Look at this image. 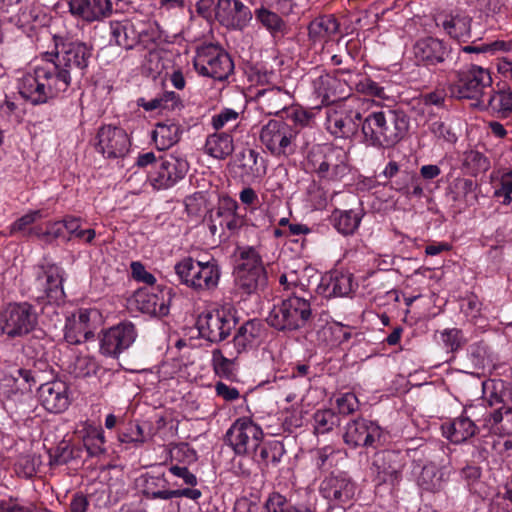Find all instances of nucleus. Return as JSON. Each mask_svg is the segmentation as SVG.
Here are the masks:
<instances>
[{"label":"nucleus","instance_id":"f257e3e1","mask_svg":"<svg viewBox=\"0 0 512 512\" xmlns=\"http://www.w3.org/2000/svg\"><path fill=\"white\" fill-rule=\"evenodd\" d=\"M71 85L69 69L61 68L53 59L46 60L20 78V95L33 105L44 104L67 91Z\"/></svg>","mask_w":512,"mask_h":512},{"label":"nucleus","instance_id":"f03ea898","mask_svg":"<svg viewBox=\"0 0 512 512\" xmlns=\"http://www.w3.org/2000/svg\"><path fill=\"white\" fill-rule=\"evenodd\" d=\"M408 129L409 117L403 110L381 107L364 116L363 143L375 148L392 147L405 137Z\"/></svg>","mask_w":512,"mask_h":512},{"label":"nucleus","instance_id":"7ed1b4c3","mask_svg":"<svg viewBox=\"0 0 512 512\" xmlns=\"http://www.w3.org/2000/svg\"><path fill=\"white\" fill-rule=\"evenodd\" d=\"M174 271L181 284L199 293L215 290L222 274L218 261L214 258L200 261L191 256L179 260Z\"/></svg>","mask_w":512,"mask_h":512},{"label":"nucleus","instance_id":"20e7f679","mask_svg":"<svg viewBox=\"0 0 512 512\" xmlns=\"http://www.w3.org/2000/svg\"><path fill=\"white\" fill-rule=\"evenodd\" d=\"M311 316L309 300L293 293L273 306L266 321L277 331L292 332L305 327Z\"/></svg>","mask_w":512,"mask_h":512},{"label":"nucleus","instance_id":"39448f33","mask_svg":"<svg viewBox=\"0 0 512 512\" xmlns=\"http://www.w3.org/2000/svg\"><path fill=\"white\" fill-rule=\"evenodd\" d=\"M492 78L489 70L477 65H471L458 72V81L450 85L449 92L457 99L475 100L474 106L481 107L482 99L493 92Z\"/></svg>","mask_w":512,"mask_h":512},{"label":"nucleus","instance_id":"423d86ee","mask_svg":"<svg viewBox=\"0 0 512 512\" xmlns=\"http://www.w3.org/2000/svg\"><path fill=\"white\" fill-rule=\"evenodd\" d=\"M240 260L236 272L235 282L243 293L253 294L265 287L267 274L261 256L253 247H246L240 252Z\"/></svg>","mask_w":512,"mask_h":512},{"label":"nucleus","instance_id":"0eeeda50","mask_svg":"<svg viewBox=\"0 0 512 512\" xmlns=\"http://www.w3.org/2000/svg\"><path fill=\"white\" fill-rule=\"evenodd\" d=\"M297 134L298 130L285 121L271 119L262 126L259 139L272 155L287 157L295 151Z\"/></svg>","mask_w":512,"mask_h":512},{"label":"nucleus","instance_id":"6e6552de","mask_svg":"<svg viewBox=\"0 0 512 512\" xmlns=\"http://www.w3.org/2000/svg\"><path fill=\"white\" fill-rule=\"evenodd\" d=\"M0 326L9 338L23 337L35 330L38 314L28 302L9 303L1 313Z\"/></svg>","mask_w":512,"mask_h":512},{"label":"nucleus","instance_id":"1a4fd4ad","mask_svg":"<svg viewBox=\"0 0 512 512\" xmlns=\"http://www.w3.org/2000/svg\"><path fill=\"white\" fill-rule=\"evenodd\" d=\"M327 130L339 138H350L362 129V120L365 115L358 107V103H345L331 107L326 112Z\"/></svg>","mask_w":512,"mask_h":512},{"label":"nucleus","instance_id":"9d476101","mask_svg":"<svg viewBox=\"0 0 512 512\" xmlns=\"http://www.w3.org/2000/svg\"><path fill=\"white\" fill-rule=\"evenodd\" d=\"M56 49V63L61 68L69 69L72 73L84 74L92 57V47L81 41L64 40L61 37H54Z\"/></svg>","mask_w":512,"mask_h":512},{"label":"nucleus","instance_id":"9b49d317","mask_svg":"<svg viewBox=\"0 0 512 512\" xmlns=\"http://www.w3.org/2000/svg\"><path fill=\"white\" fill-rule=\"evenodd\" d=\"M189 163L182 155L166 154L158 159L156 167L148 173V182L154 189H169L184 179Z\"/></svg>","mask_w":512,"mask_h":512},{"label":"nucleus","instance_id":"f8f14e48","mask_svg":"<svg viewBox=\"0 0 512 512\" xmlns=\"http://www.w3.org/2000/svg\"><path fill=\"white\" fill-rule=\"evenodd\" d=\"M194 67L201 75L223 81L233 72L234 64L228 53L209 45L198 50Z\"/></svg>","mask_w":512,"mask_h":512},{"label":"nucleus","instance_id":"ddd939ff","mask_svg":"<svg viewBox=\"0 0 512 512\" xmlns=\"http://www.w3.org/2000/svg\"><path fill=\"white\" fill-rule=\"evenodd\" d=\"M225 439L237 455H246L257 449L263 439V431L250 418L242 417L231 425Z\"/></svg>","mask_w":512,"mask_h":512},{"label":"nucleus","instance_id":"4468645a","mask_svg":"<svg viewBox=\"0 0 512 512\" xmlns=\"http://www.w3.org/2000/svg\"><path fill=\"white\" fill-rule=\"evenodd\" d=\"M215 0H200L197 4L198 11L204 12L210 9ZM215 16L224 26L243 28L252 19L250 9L240 0H217Z\"/></svg>","mask_w":512,"mask_h":512},{"label":"nucleus","instance_id":"2eb2a0df","mask_svg":"<svg viewBox=\"0 0 512 512\" xmlns=\"http://www.w3.org/2000/svg\"><path fill=\"white\" fill-rule=\"evenodd\" d=\"M235 326V317L224 308L202 313L197 319L201 337L214 343L225 340Z\"/></svg>","mask_w":512,"mask_h":512},{"label":"nucleus","instance_id":"dca6fc26","mask_svg":"<svg viewBox=\"0 0 512 512\" xmlns=\"http://www.w3.org/2000/svg\"><path fill=\"white\" fill-rule=\"evenodd\" d=\"M63 278L59 267L48 266L38 270L32 285V294L37 301H47L54 308L53 304L62 301L64 290Z\"/></svg>","mask_w":512,"mask_h":512},{"label":"nucleus","instance_id":"f3484780","mask_svg":"<svg viewBox=\"0 0 512 512\" xmlns=\"http://www.w3.org/2000/svg\"><path fill=\"white\" fill-rule=\"evenodd\" d=\"M100 318V313L95 309L79 310L77 314L68 317L64 327L65 341L68 344L77 345L93 338Z\"/></svg>","mask_w":512,"mask_h":512},{"label":"nucleus","instance_id":"a211bd4d","mask_svg":"<svg viewBox=\"0 0 512 512\" xmlns=\"http://www.w3.org/2000/svg\"><path fill=\"white\" fill-rule=\"evenodd\" d=\"M424 452L431 459L425 464L417 478V485L422 491L429 493H438L443 490L445 483L448 480L449 472L446 471L445 464L440 462L437 466L434 460L437 458L436 453L446 454L443 445H435L434 449L425 447Z\"/></svg>","mask_w":512,"mask_h":512},{"label":"nucleus","instance_id":"6ab92c4d","mask_svg":"<svg viewBox=\"0 0 512 512\" xmlns=\"http://www.w3.org/2000/svg\"><path fill=\"white\" fill-rule=\"evenodd\" d=\"M137 331L131 322H121L103 333L100 351L103 355L118 357L136 340Z\"/></svg>","mask_w":512,"mask_h":512},{"label":"nucleus","instance_id":"aec40b11","mask_svg":"<svg viewBox=\"0 0 512 512\" xmlns=\"http://www.w3.org/2000/svg\"><path fill=\"white\" fill-rule=\"evenodd\" d=\"M146 24L139 19H124L109 23L110 43L126 50L133 49L146 36Z\"/></svg>","mask_w":512,"mask_h":512},{"label":"nucleus","instance_id":"412c9836","mask_svg":"<svg viewBox=\"0 0 512 512\" xmlns=\"http://www.w3.org/2000/svg\"><path fill=\"white\" fill-rule=\"evenodd\" d=\"M382 430L375 422L358 418L346 426L343 440L351 448L371 447L380 440Z\"/></svg>","mask_w":512,"mask_h":512},{"label":"nucleus","instance_id":"4be33fe9","mask_svg":"<svg viewBox=\"0 0 512 512\" xmlns=\"http://www.w3.org/2000/svg\"><path fill=\"white\" fill-rule=\"evenodd\" d=\"M97 150L106 158H120L129 151L130 140L124 129L103 126L97 133Z\"/></svg>","mask_w":512,"mask_h":512},{"label":"nucleus","instance_id":"5701e85b","mask_svg":"<svg viewBox=\"0 0 512 512\" xmlns=\"http://www.w3.org/2000/svg\"><path fill=\"white\" fill-rule=\"evenodd\" d=\"M355 483L345 475H330L320 484V493L334 506H343L355 495Z\"/></svg>","mask_w":512,"mask_h":512},{"label":"nucleus","instance_id":"b1692460","mask_svg":"<svg viewBox=\"0 0 512 512\" xmlns=\"http://www.w3.org/2000/svg\"><path fill=\"white\" fill-rule=\"evenodd\" d=\"M311 84L314 94L323 105H330L345 97V84L323 70H315L311 74Z\"/></svg>","mask_w":512,"mask_h":512},{"label":"nucleus","instance_id":"393cba45","mask_svg":"<svg viewBox=\"0 0 512 512\" xmlns=\"http://www.w3.org/2000/svg\"><path fill=\"white\" fill-rule=\"evenodd\" d=\"M39 398L43 407L52 413H61L70 404L68 386L60 380L42 384L39 388Z\"/></svg>","mask_w":512,"mask_h":512},{"label":"nucleus","instance_id":"a878e982","mask_svg":"<svg viewBox=\"0 0 512 512\" xmlns=\"http://www.w3.org/2000/svg\"><path fill=\"white\" fill-rule=\"evenodd\" d=\"M138 308L148 314L155 316H166L169 313L171 300V289L152 292L148 289H139L134 294Z\"/></svg>","mask_w":512,"mask_h":512},{"label":"nucleus","instance_id":"bb28decb","mask_svg":"<svg viewBox=\"0 0 512 512\" xmlns=\"http://www.w3.org/2000/svg\"><path fill=\"white\" fill-rule=\"evenodd\" d=\"M255 99L258 108L266 115H278L292 105V95L276 86L258 90Z\"/></svg>","mask_w":512,"mask_h":512},{"label":"nucleus","instance_id":"cd10ccee","mask_svg":"<svg viewBox=\"0 0 512 512\" xmlns=\"http://www.w3.org/2000/svg\"><path fill=\"white\" fill-rule=\"evenodd\" d=\"M69 11L86 22L99 21L112 13L111 0H70Z\"/></svg>","mask_w":512,"mask_h":512},{"label":"nucleus","instance_id":"c85d7f7f","mask_svg":"<svg viewBox=\"0 0 512 512\" xmlns=\"http://www.w3.org/2000/svg\"><path fill=\"white\" fill-rule=\"evenodd\" d=\"M413 51L415 58L427 65L444 62L450 52L448 46L442 40L433 37L419 39L414 44Z\"/></svg>","mask_w":512,"mask_h":512},{"label":"nucleus","instance_id":"c756f323","mask_svg":"<svg viewBox=\"0 0 512 512\" xmlns=\"http://www.w3.org/2000/svg\"><path fill=\"white\" fill-rule=\"evenodd\" d=\"M377 472L379 483L395 485L400 481L403 465L399 460V454L393 451L379 453L373 462Z\"/></svg>","mask_w":512,"mask_h":512},{"label":"nucleus","instance_id":"7c9ffc66","mask_svg":"<svg viewBox=\"0 0 512 512\" xmlns=\"http://www.w3.org/2000/svg\"><path fill=\"white\" fill-rule=\"evenodd\" d=\"M343 158L344 152L341 149L327 147L321 161H314L316 173L322 178L337 179L346 169Z\"/></svg>","mask_w":512,"mask_h":512},{"label":"nucleus","instance_id":"2f4dec72","mask_svg":"<svg viewBox=\"0 0 512 512\" xmlns=\"http://www.w3.org/2000/svg\"><path fill=\"white\" fill-rule=\"evenodd\" d=\"M265 334V326L258 319H252L245 322L237 331L233 338V345L237 353H241L248 348L256 345Z\"/></svg>","mask_w":512,"mask_h":512},{"label":"nucleus","instance_id":"473e14b6","mask_svg":"<svg viewBox=\"0 0 512 512\" xmlns=\"http://www.w3.org/2000/svg\"><path fill=\"white\" fill-rule=\"evenodd\" d=\"M182 126L174 120L158 122L152 131V140L158 150H166L179 142Z\"/></svg>","mask_w":512,"mask_h":512},{"label":"nucleus","instance_id":"72a5a7b5","mask_svg":"<svg viewBox=\"0 0 512 512\" xmlns=\"http://www.w3.org/2000/svg\"><path fill=\"white\" fill-rule=\"evenodd\" d=\"M286 453L284 445L278 440L261 441L253 452L254 460L265 468H275Z\"/></svg>","mask_w":512,"mask_h":512},{"label":"nucleus","instance_id":"f704fd0d","mask_svg":"<svg viewBox=\"0 0 512 512\" xmlns=\"http://www.w3.org/2000/svg\"><path fill=\"white\" fill-rule=\"evenodd\" d=\"M204 149L209 156L224 160L234 152L233 136L230 132L215 131L207 136Z\"/></svg>","mask_w":512,"mask_h":512},{"label":"nucleus","instance_id":"c9c22d12","mask_svg":"<svg viewBox=\"0 0 512 512\" xmlns=\"http://www.w3.org/2000/svg\"><path fill=\"white\" fill-rule=\"evenodd\" d=\"M339 31V23L333 15L315 18L308 26V35L314 43H322L331 39Z\"/></svg>","mask_w":512,"mask_h":512},{"label":"nucleus","instance_id":"e433bc0d","mask_svg":"<svg viewBox=\"0 0 512 512\" xmlns=\"http://www.w3.org/2000/svg\"><path fill=\"white\" fill-rule=\"evenodd\" d=\"M441 25L450 37L458 41L466 42L471 37V18L464 13L448 15Z\"/></svg>","mask_w":512,"mask_h":512},{"label":"nucleus","instance_id":"4c0bfd02","mask_svg":"<svg viewBox=\"0 0 512 512\" xmlns=\"http://www.w3.org/2000/svg\"><path fill=\"white\" fill-rule=\"evenodd\" d=\"M476 431L475 423L468 416L461 414L447 426L445 435L451 442L459 444L474 436Z\"/></svg>","mask_w":512,"mask_h":512},{"label":"nucleus","instance_id":"58836bf2","mask_svg":"<svg viewBox=\"0 0 512 512\" xmlns=\"http://www.w3.org/2000/svg\"><path fill=\"white\" fill-rule=\"evenodd\" d=\"M357 284L353 275L349 272L334 271L330 274L325 291L327 296L345 297L348 296Z\"/></svg>","mask_w":512,"mask_h":512},{"label":"nucleus","instance_id":"ea45409f","mask_svg":"<svg viewBox=\"0 0 512 512\" xmlns=\"http://www.w3.org/2000/svg\"><path fill=\"white\" fill-rule=\"evenodd\" d=\"M362 214L355 210L335 209L331 215L333 226L343 235H351L358 228Z\"/></svg>","mask_w":512,"mask_h":512},{"label":"nucleus","instance_id":"a19ab883","mask_svg":"<svg viewBox=\"0 0 512 512\" xmlns=\"http://www.w3.org/2000/svg\"><path fill=\"white\" fill-rule=\"evenodd\" d=\"M255 18L273 37L286 33V22L277 12L267 7L262 6L256 9Z\"/></svg>","mask_w":512,"mask_h":512},{"label":"nucleus","instance_id":"79ce46f5","mask_svg":"<svg viewBox=\"0 0 512 512\" xmlns=\"http://www.w3.org/2000/svg\"><path fill=\"white\" fill-rule=\"evenodd\" d=\"M485 421L491 428L503 435H512V408L506 405L496 407Z\"/></svg>","mask_w":512,"mask_h":512},{"label":"nucleus","instance_id":"37998d69","mask_svg":"<svg viewBox=\"0 0 512 512\" xmlns=\"http://www.w3.org/2000/svg\"><path fill=\"white\" fill-rule=\"evenodd\" d=\"M481 108H490L505 115L512 111V91L489 92L486 98L482 99Z\"/></svg>","mask_w":512,"mask_h":512},{"label":"nucleus","instance_id":"c03bdc74","mask_svg":"<svg viewBox=\"0 0 512 512\" xmlns=\"http://www.w3.org/2000/svg\"><path fill=\"white\" fill-rule=\"evenodd\" d=\"M240 113L232 108H223L211 117V126L216 132H232L238 127Z\"/></svg>","mask_w":512,"mask_h":512},{"label":"nucleus","instance_id":"a18cd8bd","mask_svg":"<svg viewBox=\"0 0 512 512\" xmlns=\"http://www.w3.org/2000/svg\"><path fill=\"white\" fill-rule=\"evenodd\" d=\"M66 230V218L62 221L48 222L45 229L37 226L29 230V234L37 236L44 243H52L58 238L64 237Z\"/></svg>","mask_w":512,"mask_h":512},{"label":"nucleus","instance_id":"49530a36","mask_svg":"<svg viewBox=\"0 0 512 512\" xmlns=\"http://www.w3.org/2000/svg\"><path fill=\"white\" fill-rule=\"evenodd\" d=\"M105 437L102 429L89 428L83 437V444L91 457H97L106 452Z\"/></svg>","mask_w":512,"mask_h":512},{"label":"nucleus","instance_id":"de8ad7c7","mask_svg":"<svg viewBox=\"0 0 512 512\" xmlns=\"http://www.w3.org/2000/svg\"><path fill=\"white\" fill-rule=\"evenodd\" d=\"M314 428L319 434H325L340 424L339 415L331 409L318 410L314 414Z\"/></svg>","mask_w":512,"mask_h":512},{"label":"nucleus","instance_id":"09e8293b","mask_svg":"<svg viewBox=\"0 0 512 512\" xmlns=\"http://www.w3.org/2000/svg\"><path fill=\"white\" fill-rule=\"evenodd\" d=\"M212 363L217 375L228 379L235 376L234 359L225 357L221 350L213 351Z\"/></svg>","mask_w":512,"mask_h":512},{"label":"nucleus","instance_id":"8fccbe9b","mask_svg":"<svg viewBox=\"0 0 512 512\" xmlns=\"http://www.w3.org/2000/svg\"><path fill=\"white\" fill-rule=\"evenodd\" d=\"M66 231L70 234L68 240L73 237L85 243H91L96 236L94 229H81L80 219L74 217H66Z\"/></svg>","mask_w":512,"mask_h":512},{"label":"nucleus","instance_id":"3c124183","mask_svg":"<svg viewBox=\"0 0 512 512\" xmlns=\"http://www.w3.org/2000/svg\"><path fill=\"white\" fill-rule=\"evenodd\" d=\"M338 451L331 445H326L312 451V459L314 465L322 470L327 471L333 466V456Z\"/></svg>","mask_w":512,"mask_h":512},{"label":"nucleus","instance_id":"603ef678","mask_svg":"<svg viewBox=\"0 0 512 512\" xmlns=\"http://www.w3.org/2000/svg\"><path fill=\"white\" fill-rule=\"evenodd\" d=\"M354 85L359 93L380 99L386 98L384 87L369 77H361L359 80L354 81Z\"/></svg>","mask_w":512,"mask_h":512},{"label":"nucleus","instance_id":"864d4df0","mask_svg":"<svg viewBox=\"0 0 512 512\" xmlns=\"http://www.w3.org/2000/svg\"><path fill=\"white\" fill-rule=\"evenodd\" d=\"M43 218V213L41 210H33L28 212L27 214L23 215L19 219H17L12 225H11V234L21 232L24 235L31 236L32 234H29V229H27L28 226L33 224L39 219Z\"/></svg>","mask_w":512,"mask_h":512},{"label":"nucleus","instance_id":"5fc2aeb1","mask_svg":"<svg viewBox=\"0 0 512 512\" xmlns=\"http://www.w3.org/2000/svg\"><path fill=\"white\" fill-rule=\"evenodd\" d=\"M441 339L451 352L457 351L465 343L462 331L457 328L445 329L441 333Z\"/></svg>","mask_w":512,"mask_h":512},{"label":"nucleus","instance_id":"6e6d98bb","mask_svg":"<svg viewBox=\"0 0 512 512\" xmlns=\"http://www.w3.org/2000/svg\"><path fill=\"white\" fill-rule=\"evenodd\" d=\"M264 507L266 512H288L291 509H295L296 506L288 505V501L285 496L280 493L273 492L267 498Z\"/></svg>","mask_w":512,"mask_h":512},{"label":"nucleus","instance_id":"4d7b16f0","mask_svg":"<svg viewBox=\"0 0 512 512\" xmlns=\"http://www.w3.org/2000/svg\"><path fill=\"white\" fill-rule=\"evenodd\" d=\"M96 371V363L89 356H79L73 364L72 373L75 377L84 378Z\"/></svg>","mask_w":512,"mask_h":512},{"label":"nucleus","instance_id":"13d9d810","mask_svg":"<svg viewBox=\"0 0 512 512\" xmlns=\"http://www.w3.org/2000/svg\"><path fill=\"white\" fill-rule=\"evenodd\" d=\"M431 133L438 139H442L450 144L457 141V135L452 128L441 120L432 122L429 126Z\"/></svg>","mask_w":512,"mask_h":512},{"label":"nucleus","instance_id":"bf43d9fd","mask_svg":"<svg viewBox=\"0 0 512 512\" xmlns=\"http://www.w3.org/2000/svg\"><path fill=\"white\" fill-rule=\"evenodd\" d=\"M185 209L190 216L198 217L205 209V196L202 192H196L185 198Z\"/></svg>","mask_w":512,"mask_h":512},{"label":"nucleus","instance_id":"052dcab7","mask_svg":"<svg viewBox=\"0 0 512 512\" xmlns=\"http://www.w3.org/2000/svg\"><path fill=\"white\" fill-rule=\"evenodd\" d=\"M324 333H329L334 338V342L338 344L347 342L352 336L351 328L339 322L326 327Z\"/></svg>","mask_w":512,"mask_h":512},{"label":"nucleus","instance_id":"680f3d73","mask_svg":"<svg viewBox=\"0 0 512 512\" xmlns=\"http://www.w3.org/2000/svg\"><path fill=\"white\" fill-rule=\"evenodd\" d=\"M152 494L155 495V493H153V492H152ZM156 496H160V499H164V500H169L172 498H179V497H186L188 499L198 500L202 496V493L199 489L184 488V489L169 490V492L157 493Z\"/></svg>","mask_w":512,"mask_h":512},{"label":"nucleus","instance_id":"e2e57ef3","mask_svg":"<svg viewBox=\"0 0 512 512\" xmlns=\"http://www.w3.org/2000/svg\"><path fill=\"white\" fill-rule=\"evenodd\" d=\"M337 407L340 414L349 415L355 412L359 407V401L355 394L346 393L337 398Z\"/></svg>","mask_w":512,"mask_h":512},{"label":"nucleus","instance_id":"0e129e2a","mask_svg":"<svg viewBox=\"0 0 512 512\" xmlns=\"http://www.w3.org/2000/svg\"><path fill=\"white\" fill-rule=\"evenodd\" d=\"M238 210V203L232 199L231 197H222L219 200V204L216 210L215 215H213L214 218H216L218 221L227 215L234 213Z\"/></svg>","mask_w":512,"mask_h":512},{"label":"nucleus","instance_id":"69168bd1","mask_svg":"<svg viewBox=\"0 0 512 512\" xmlns=\"http://www.w3.org/2000/svg\"><path fill=\"white\" fill-rule=\"evenodd\" d=\"M132 277L140 282L153 285L156 281L154 275L149 273L141 262L134 261L131 263Z\"/></svg>","mask_w":512,"mask_h":512},{"label":"nucleus","instance_id":"338daca9","mask_svg":"<svg viewBox=\"0 0 512 512\" xmlns=\"http://www.w3.org/2000/svg\"><path fill=\"white\" fill-rule=\"evenodd\" d=\"M161 98V109L165 110H179L183 107L182 100L178 94L173 91H166L162 95Z\"/></svg>","mask_w":512,"mask_h":512},{"label":"nucleus","instance_id":"774afa93","mask_svg":"<svg viewBox=\"0 0 512 512\" xmlns=\"http://www.w3.org/2000/svg\"><path fill=\"white\" fill-rule=\"evenodd\" d=\"M73 458L72 450L67 444L58 446L53 453L50 454V463L63 465Z\"/></svg>","mask_w":512,"mask_h":512}]
</instances>
